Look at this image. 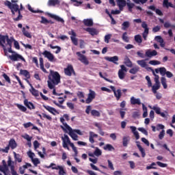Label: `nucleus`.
<instances>
[{
	"instance_id": "1",
	"label": "nucleus",
	"mask_w": 175,
	"mask_h": 175,
	"mask_svg": "<svg viewBox=\"0 0 175 175\" xmlns=\"http://www.w3.org/2000/svg\"><path fill=\"white\" fill-rule=\"evenodd\" d=\"M47 81L49 90L54 88V85H58L61 83V75L57 71H50Z\"/></svg>"
},
{
	"instance_id": "2",
	"label": "nucleus",
	"mask_w": 175,
	"mask_h": 175,
	"mask_svg": "<svg viewBox=\"0 0 175 175\" xmlns=\"http://www.w3.org/2000/svg\"><path fill=\"white\" fill-rule=\"evenodd\" d=\"M60 122L63 124V126H60V128H62L64 132L66 131V129H67V131H68L69 132L68 133L69 136H70V137H72L73 140H75V141L79 140V136H77L75 132L73 131V129H72V127H70V126H68L67 122H65V120L64 119V118H60Z\"/></svg>"
},
{
	"instance_id": "3",
	"label": "nucleus",
	"mask_w": 175,
	"mask_h": 175,
	"mask_svg": "<svg viewBox=\"0 0 175 175\" xmlns=\"http://www.w3.org/2000/svg\"><path fill=\"white\" fill-rule=\"evenodd\" d=\"M10 148L11 150H14L17 148V142H16V140L13 138L10 139L8 145L5 148H0V151L1 152H5V154H8Z\"/></svg>"
},
{
	"instance_id": "4",
	"label": "nucleus",
	"mask_w": 175,
	"mask_h": 175,
	"mask_svg": "<svg viewBox=\"0 0 175 175\" xmlns=\"http://www.w3.org/2000/svg\"><path fill=\"white\" fill-rule=\"evenodd\" d=\"M7 42V44H8V46L10 47H12V40H10V38H9V36L6 35V36H3L0 34V46L3 48L5 49V43H6Z\"/></svg>"
},
{
	"instance_id": "5",
	"label": "nucleus",
	"mask_w": 175,
	"mask_h": 175,
	"mask_svg": "<svg viewBox=\"0 0 175 175\" xmlns=\"http://www.w3.org/2000/svg\"><path fill=\"white\" fill-rule=\"evenodd\" d=\"M4 5L10 9L12 17H14V16H16V12H14V11L18 10V4L12 3L7 0L5 1Z\"/></svg>"
},
{
	"instance_id": "6",
	"label": "nucleus",
	"mask_w": 175,
	"mask_h": 175,
	"mask_svg": "<svg viewBox=\"0 0 175 175\" xmlns=\"http://www.w3.org/2000/svg\"><path fill=\"white\" fill-rule=\"evenodd\" d=\"M55 166V163H51L49 166H46V169H50L52 167L53 170H59V175H66V171L64 169L62 166L57 165V167H53Z\"/></svg>"
},
{
	"instance_id": "7",
	"label": "nucleus",
	"mask_w": 175,
	"mask_h": 175,
	"mask_svg": "<svg viewBox=\"0 0 175 175\" xmlns=\"http://www.w3.org/2000/svg\"><path fill=\"white\" fill-rule=\"evenodd\" d=\"M62 146L64 148H66L68 151L70 150L69 148V144L70 143V139L68 135L64 134V136L62 137Z\"/></svg>"
},
{
	"instance_id": "8",
	"label": "nucleus",
	"mask_w": 175,
	"mask_h": 175,
	"mask_svg": "<svg viewBox=\"0 0 175 175\" xmlns=\"http://www.w3.org/2000/svg\"><path fill=\"white\" fill-rule=\"evenodd\" d=\"M42 55H44V57L45 58H47V59L50 62H55V57L54 56V55L53 53H51V52L48 51H44L42 53Z\"/></svg>"
},
{
	"instance_id": "9",
	"label": "nucleus",
	"mask_w": 175,
	"mask_h": 175,
	"mask_svg": "<svg viewBox=\"0 0 175 175\" xmlns=\"http://www.w3.org/2000/svg\"><path fill=\"white\" fill-rule=\"evenodd\" d=\"M109 88H111V90L113 91L114 94V96L116 98V100H120V99H121V96H122V93L121 92V90L118 89L117 90H116V87L113 85L109 86Z\"/></svg>"
},
{
	"instance_id": "10",
	"label": "nucleus",
	"mask_w": 175,
	"mask_h": 175,
	"mask_svg": "<svg viewBox=\"0 0 175 175\" xmlns=\"http://www.w3.org/2000/svg\"><path fill=\"white\" fill-rule=\"evenodd\" d=\"M120 69L118 71V77L120 80H124L125 79V73L128 72V69L124 65L120 66Z\"/></svg>"
},
{
	"instance_id": "11",
	"label": "nucleus",
	"mask_w": 175,
	"mask_h": 175,
	"mask_svg": "<svg viewBox=\"0 0 175 175\" xmlns=\"http://www.w3.org/2000/svg\"><path fill=\"white\" fill-rule=\"evenodd\" d=\"M72 73L75 75L73 66H72L71 64H68L67 67L64 68V74L66 75V76H68L69 77H70Z\"/></svg>"
},
{
	"instance_id": "12",
	"label": "nucleus",
	"mask_w": 175,
	"mask_h": 175,
	"mask_svg": "<svg viewBox=\"0 0 175 175\" xmlns=\"http://www.w3.org/2000/svg\"><path fill=\"white\" fill-rule=\"evenodd\" d=\"M23 4H21V7L18 5V10L14 11V13H18V16L16 18H13L14 21H20V20H23V15L21 14V10H23Z\"/></svg>"
},
{
	"instance_id": "13",
	"label": "nucleus",
	"mask_w": 175,
	"mask_h": 175,
	"mask_svg": "<svg viewBox=\"0 0 175 175\" xmlns=\"http://www.w3.org/2000/svg\"><path fill=\"white\" fill-rule=\"evenodd\" d=\"M10 59L14 62L18 61L19 59H21V61H23V62H25V59L18 53H15L10 55Z\"/></svg>"
},
{
	"instance_id": "14",
	"label": "nucleus",
	"mask_w": 175,
	"mask_h": 175,
	"mask_svg": "<svg viewBox=\"0 0 175 175\" xmlns=\"http://www.w3.org/2000/svg\"><path fill=\"white\" fill-rule=\"evenodd\" d=\"M77 55L79 61H81L82 64H84L85 65H88V60L87 59V57L84 55L81 54V52H77Z\"/></svg>"
},
{
	"instance_id": "15",
	"label": "nucleus",
	"mask_w": 175,
	"mask_h": 175,
	"mask_svg": "<svg viewBox=\"0 0 175 175\" xmlns=\"http://www.w3.org/2000/svg\"><path fill=\"white\" fill-rule=\"evenodd\" d=\"M68 33L72 36H70V40L72 42L73 44H75V46H77L79 44V42L77 40V38H76L77 35L76 32H75V30H71L68 32Z\"/></svg>"
},
{
	"instance_id": "16",
	"label": "nucleus",
	"mask_w": 175,
	"mask_h": 175,
	"mask_svg": "<svg viewBox=\"0 0 175 175\" xmlns=\"http://www.w3.org/2000/svg\"><path fill=\"white\" fill-rule=\"evenodd\" d=\"M91 147H92V148H95V150L93 153H89V157H94V155H95V157H100V155H102V150H100L99 148L94 147V146H92Z\"/></svg>"
},
{
	"instance_id": "17",
	"label": "nucleus",
	"mask_w": 175,
	"mask_h": 175,
	"mask_svg": "<svg viewBox=\"0 0 175 175\" xmlns=\"http://www.w3.org/2000/svg\"><path fill=\"white\" fill-rule=\"evenodd\" d=\"M43 107H44L46 109V110H47V111H49L53 116H55V113H56V114H59V112H58V111H57V109H55V108H54L53 107H51L49 105H43Z\"/></svg>"
},
{
	"instance_id": "18",
	"label": "nucleus",
	"mask_w": 175,
	"mask_h": 175,
	"mask_svg": "<svg viewBox=\"0 0 175 175\" xmlns=\"http://www.w3.org/2000/svg\"><path fill=\"white\" fill-rule=\"evenodd\" d=\"M117 5L120 11L124 10V8L126 6V0H116Z\"/></svg>"
},
{
	"instance_id": "19",
	"label": "nucleus",
	"mask_w": 175,
	"mask_h": 175,
	"mask_svg": "<svg viewBox=\"0 0 175 175\" xmlns=\"http://www.w3.org/2000/svg\"><path fill=\"white\" fill-rule=\"evenodd\" d=\"M23 103L29 110H35V105L31 102L28 101V99H25Z\"/></svg>"
},
{
	"instance_id": "20",
	"label": "nucleus",
	"mask_w": 175,
	"mask_h": 175,
	"mask_svg": "<svg viewBox=\"0 0 175 175\" xmlns=\"http://www.w3.org/2000/svg\"><path fill=\"white\" fill-rule=\"evenodd\" d=\"M96 97V93L92 90H89V94H88V103H91L92 102L93 99H95Z\"/></svg>"
},
{
	"instance_id": "21",
	"label": "nucleus",
	"mask_w": 175,
	"mask_h": 175,
	"mask_svg": "<svg viewBox=\"0 0 175 175\" xmlns=\"http://www.w3.org/2000/svg\"><path fill=\"white\" fill-rule=\"evenodd\" d=\"M148 9H149L150 10H152L153 12H155L156 14H158V16H163V12H162V11L159 9H157L155 8V5H150L148 7Z\"/></svg>"
},
{
	"instance_id": "22",
	"label": "nucleus",
	"mask_w": 175,
	"mask_h": 175,
	"mask_svg": "<svg viewBox=\"0 0 175 175\" xmlns=\"http://www.w3.org/2000/svg\"><path fill=\"white\" fill-rule=\"evenodd\" d=\"M146 57H148V58H152V57H155V55H158V52L157 51L153 50L152 51H147L145 54Z\"/></svg>"
},
{
	"instance_id": "23",
	"label": "nucleus",
	"mask_w": 175,
	"mask_h": 175,
	"mask_svg": "<svg viewBox=\"0 0 175 175\" xmlns=\"http://www.w3.org/2000/svg\"><path fill=\"white\" fill-rule=\"evenodd\" d=\"M88 32L92 36H95L99 34V31L94 27H89Z\"/></svg>"
},
{
	"instance_id": "24",
	"label": "nucleus",
	"mask_w": 175,
	"mask_h": 175,
	"mask_svg": "<svg viewBox=\"0 0 175 175\" xmlns=\"http://www.w3.org/2000/svg\"><path fill=\"white\" fill-rule=\"evenodd\" d=\"M126 6L128 8L129 12L132 13L133 8H135V3L131 2V0H127L126 3Z\"/></svg>"
},
{
	"instance_id": "25",
	"label": "nucleus",
	"mask_w": 175,
	"mask_h": 175,
	"mask_svg": "<svg viewBox=\"0 0 175 175\" xmlns=\"http://www.w3.org/2000/svg\"><path fill=\"white\" fill-rule=\"evenodd\" d=\"M130 102L131 105H142V101H140V98H136L133 96L131 98Z\"/></svg>"
},
{
	"instance_id": "26",
	"label": "nucleus",
	"mask_w": 175,
	"mask_h": 175,
	"mask_svg": "<svg viewBox=\"0 0 175 175\" xmlns=\"http://www.w3.org/2000/svg\"><path fill=\"white\" fill-rule=\"evenodd\" d=\"M49 16L51 17V18H54V20H56V21H58V23H64V21L62 19V18L54 15L53 14H49Z\"/></svg>"
},
{
	"instance_id": "27",
	"label": "nucleus",
	"mask_w": 175,
	"mask_h": 175,
	"mask_svg": "<svg viewBox=\"0 0 175 175\" xmlns=\"http://www.w3.org/2000/svg\"><path fill=\"white\" fill-rule=\"evenodd\" d=\"M107 61L109 62H113V64H117V61H118V56H113V57H105Z\"/></svg>"
},
{
	"instance_id": "28",
	"label": "nucleus",
	"mask_w": 175,
	"mask_h": 175,
	"mask_svg": "<svg viewBox=\"0 0 175 175\" xmlns=\"http://www.w3.org/2000/svg\"><path fill=\"white\" fill-rule=\"evenodd\" d=\"M131 141L129 136H124L122 139V145L123 147H128V143Z\"/></svg>"
},
{
	"instance_id": "29",
	"label": "nucleus",
	"mask_w": 175,
	"mask_h": 175,
	"mask_svg": "<svg viewBox=\"0 0 175 175\" xmlns=\"http://www.w3.org/2000/svg\"><path fill=\"white\" fill-rule=\"evenodd\" d=\"M20 75H23V76H25L26 79H31V74H29V72L27 70H20Z\"/></svg>"
},
{
	"instance_id": "30",
	"label": "nucleus",
	"mask_w": 175,
	"mask_h": 175,
	"mask_svg": "<svg viewBox=\"0 0 175 175\" xmlns=\"http://www.w3.org/2000/svg\"><path fill=\"white\" fill-rule=\"evenodd\" d=\"M30 86L31 87V88L29 90V91L33 96H39V91L36 90V89H35L31 84H30Z\"/></svg>"
},
{
	"instance_id": "31",
	"label": "nucleus",
	"mask_w": 175,
	"mask_h": 175,
	"mask_svg": "<svg viewBox=\"0 0 175 175\" xmlns=\"http://www.w3.org/2000/svg\"><path fill=\"white\" fill-rule=\"evenodd\" d=\"M163 8H166V9H169V8H173V3L169 2V0H163Z\"/></svg>"
},
{
	"instance_id": "32",
	"label": "nucleus",
	"mask_w": 175,
	"mask_h": 175,
	"mask_svg": "<svg viewBox=\"0 0 175 175\" xmlns=\"http://www.w3.org/2000/svg\"><path fill=\"white\" fill-rule=\"evenodd\" d=\"M40 68L41 69V70H42V72H44V73H48L47 70H46V68H44V63L43 61V58L40 57Z\"/></svg>"
},
{
	"instance_id": "33",
	"label": "nucleus",
	"mask_w": 175,
	"mask_h": 175,
	"mask_svg": "<svg viewBox=\"0 0 175 175\" xmlns=\"http://www.w3.org/2000/svg\"><path fill=\"white\" fill-rule=\"evenodd\" d=\"M142 27L144 28V31L143 33L146 35H148V31L150 29H148V25L146 23V21L142 22Z\"/></svg>"
},
{
	"instance_id": "34",
	"label": "nucleus",
	"mask_w": 175,
	"mask_h": 175,
	"mask_svg": "<svg viewBox=\"0 0 175 175\" xmlns=\"http://www.w3.org/2000/svg\"><path fill=\"white\" fill-rule=\"evenodd\" d=\"M124 64L126 65V66H127L128 68H132L133 66V64H132V61H131V59H129V57H126L124 59Z\"/></svg>"
},
{
	"instance_id": "35",
	"label": "nucleus",
	"mask_w": 175,
	"mask_h": 175,
	"mask_svg": "<svg viewBox=\"0 0 175 175\" xmlns=\"http://www.w3.org/2000/svg\"><path fill=\"white\" fill-rule=\"evenodd\" d=\"M90 115L92 117H100V112L96 109H92L90 111Z\"/></svg>"
},
{
	"instance_id": "36",
	"label": "nucleus",
	"mask_w": 175,
	"mask_h": 175,
	"mask_svg": "<svg viewBox=\"0 0 175 175\" xmlns=\"http://www.w3.org/2000/svg\"><path fill=\"white\" fill-rule=\"evenodd\" d=\"M129 27H131V23H129V21H124L122 24V31H126V29H128V28H129Z\"/></svg>"
},
{
	"instance_id": "37",
	"label": "nucleus",
	"mask_w": 175,
	"mask_h": 175,
	"mask_svg": "<svg viewBox=\"0 0 175 175\" xmlns=\"http://www.w3.org/2000/svg\"><path fill=\"white\" fill-rule=\"evenodd\" d=\"M161 88V83H155L154 85H152V91L153 94H157V91Z\"/></svg>"
},
{
	"instance_id": "38",
	"label": "nucleus",
	"mask_w": 175,
	"mask_h": 175,
	"mask_svg": "<svg viewBox=\"0 0 175 175\" xmlns=\"http://www.w3.org/2000/svg\"><path fill=\"white\" fill-rule=\"evenodd\" d=\"M22 32L26 38L31 39L32 38V35L28 31H26L25 27L22 28Z\"/></svg>"
},
{
	"instance_id": "39",
	"label": "nucleus",
	"mask_w": 175,
	"mask_h": 175,
	"mask_svg": "<svg viewBox=\"0 0 175 175\" xmlns=\"http://www.w3.org/2000/svg\"><path fill=\"white\" fill-rule=\"evenodd\" d=\"M13 154H14L15 161H17L18 163H21V162H23V159L21 158V156L20 155V154H17L16 153V152H13Z\"/></svg>"
},
{
	"instance_id": "40",
	"label": "nucleus",
	"mask_w": 175,
	"mask_h": 175,
	"mask_svg": "<svg viewBox=\"0 0 175 175\" xmlns=\"http://www.w3.org/2000/svg\"><path fill=\"white\" fill-rule=\"evenodd\" d=\"M49 47H51L52 50H54L55 49H57L55 51V54H59L61 53V48L59 46H53V44H50L48 45Z\"/></svg>"
},
{
	"instance_id": "41",
	"label": "nucleus",
	"mask_w": 175,
	"mask_h": 175,
	"mask_svg": "<svg viewBox=\"0 0 175 175\" xmlns=\"http://www.w3.org/2000/svg\"><path fill=\"white\" fill-rule=\"evenodd\" d=\"M55 5H59V0H49L48 6H55Z\"/></svg>"
},
{
	"instance_id": "42",
	"label": "nucleus",
	"mask_w": 175,
	"mask_h": 175,
	"mask_svg": "<svg viewBox=\"0 0 175 175\" xmlns=\"http://www.w3.org/2000/svg\"><path fill=\"white\" fill-rule=\"evenodd\" d=\"M103 148L105 151H114L116 150L114 147L112 146V145L110 144H108L106 146H105Z\"/></svg>"
},
{
	"instance_id": "43",
	"label": "nucleus",
	"mask_w": 175,
	"mask_h": 175,
	"mask_svg": "<svg viewBox=\"0 0 175 175\" xmlns=\"http://www.w3.org/2000/svg\"><path fill=\"white\" fill-rule=\"evenodd\" d=\"M94 137H98V135L90 132L89 138V141L90 142V143H94L95 141L94 140Z\"/></svg>"
},
{
	"instance_id": "44",
	"label": "nucleus",
	"mask_w": 175,
	"mask_h": 175,
	"mask_svg": "<svg viewBox=\"0 0 175 175\" xmlns=\"http://www.w3.org/2000/svg\"><path fill=\"white\" fill-rule=\"evenodd\" d=\"M137 63L138 64V65H139V66H141L142 68H146L147 67V63L146 62V60H138L137 62Z\"/></svg>"
},
{
	"instance_id": "45",
	"label": "nucleus",
	"mask_w": 175,
	"mask_h": 175,
	"mask_svg": "<svg viewBox=\"0 0 175 175\" xmlns=\"http://www.w3.org/2000/svg\"><path fill=\"white\" fill-rule=\"evenodd\" d=\"M126 35H128L127 32L123 33L122 39V40H124V42H126V43H129V37L127 36Z\"/></svg>"
},
{
	"instance_id": "46",
	"label": "nucleus",
	"mask_w": 175,
	"mask_h": 175,
	"mask_svg": "<svg viewBox=\"0 0 175 175\" xmlns=\"http://www.w3.org/2000/svg\"><path fill=\"white\" fill-rule=\"evenodd\" d=\"M139 68L137 66L133 67V68L130 69L129 73H131V75H136V73L139 72Z\"/></svg>"
},
{
	"instance_id": "47",
	"label": "nucleus",
	"mask_w": 175,
	"mask_h": 175,
	"mask_svg": "<svg viewBox=\"0 0 175 175\" xmlns=\"http://www.w3.org/2000/svg\"><path fill=\"white\" fill-rule=\"evenodd\" d=\"M161 84L163 87L164 90H166L167 88V84L166 83V78L162 77L161 79Z\"/></svg>"
},
{
	"instance_id": "48",
	"label": "nucleus",
	"mask_w": 175,
	"mask_h": 175,
	"mask_svg": "<svg viewBox=\"0 0 175 175\" xmlns=\"http://www.w3.org/2000/svg\"><path fill=\"white\" fill-rule=\"evenodd\" d=\"M40 24H44V25H47L49 24V20L46 18L44 16H41V21H40Z\"/></svg>"
},
{
	"instance_id": "49",
	"label": "nucleus",
	"mask_w": 175,
	"mask_h": 175,
	"mask_svg": "<svg viewBox=\"0 0 175 175\" xmlns=\"http://www.w3.org/2000/svg\"><path fill=\"white\" fill-rule=\"evenodd\" d=\"M135 42H137V43H142L143 42V40L142 39V36L140 35L135 36Z\"/></svg>"
},
{
	"instance_id": "50",
	"label": "nucleus",
	"mask_w": 175,
	"mask_h": 175,
	"mask_svg": "<svg viewBox=\"0 0 175 175\" xmlns=\"http://www.w3.org/2000/svg\"><path fill=\"white\" fill-rule=\"evenodd\" d=\"M138 147H139V150L142 154V158H144L146 157V150H144V148H143V147H142V146H139Z\"/></svg>"
},
{
	"instance_id": "51",
	"label": "nucleus",
	"mask_w": 175,
	"mask_h": 175,
	"mask_svg": "<svg viewBox=\"0 0 175 175\" xmlns=\"http://www.w3.org/2000/svg\"><path fill=\"white\" fill-rule=\"evenodd\" d=\"M53 103H54V105H55V106H57V107H59V109H62L63 110H65V109H66V106H64V105L57 103V101H55V100H53Z\"/></svg>"
},
{
	"instance_id": "52",
	"label": "nucleus",
	"mask_w": 175,
	"mask_h": 175,
	"mask_svg": "<svg viewBox=\"0 0 175 175\" xmlns=\"http://www.w3.org/2000/svg\"><path fill=\"white\" fill-rule=\"evenodd\" d=\"M3 77L5 79V81L8 83V84H12V81H10V77L6 75V73L3 74Z\"/></svg>"
},
{
	"instance_id": "53",
	"label": "nucleus",
	"mask_w": 175,
	"mask_h": 175,
	"mask_svg": "<svg viewBox=\"0 0 175 175\" xmlns=\"http://www.w3.org/2000/svg\"><path fill=\"white\" fill-rule=\"evenodd\" d=\"M159 72L161 76H165L166 75V68L164 67H161L159 68Z\"/></svg>"
},
{
	"instance_id": "54",
	"label": "nucleus",
	"mask_w": 175,
	"mask_h": 175,
	"mask_svg": "<svg viewBox=\"0 0 175 175\" xmlns=\"http://www.w3.org/2000/svg\"><path fill=\"white\" fill-rule=\"evenodd\" d=\"M157 165L155 163H152L150 165L146 166V170H150L151 169H157L156 167H154Z\"/></svg>"
},
{
	"instance_id": "55",
	"label": "nucleus",
	"mask_w": 175,
	"mask_h": 175,
	"mask_svg": "<svg viewBox=\"0 0 175 175\" xmlns=\"http://www.w3.org/2000/svg\"><path fill=\"white\" fill-rule=\"evenodd\" d=\"M149 64L150 65H154V66H155V65H161V62H159L158 60H150L149 62Z\"/></svg>"
},
{
	"instance_id": "56",
	"label": "nucleus",
	"mask_w": 175,
	"mask_h": 175,
	"mask_svg": "<svg viewBox=\"0 0 175 175\" xmlns=\"http://www.w3.org/2000/svg\"><path fill=\"white\" fill-rule=\"evenodd\" d=\"M17 107L18 109H19V110H21V111L25 112L27 111V107H24L23 105H21L20 104L17 105Z\"/></svg>"
},
{
	"instance_id": "57",
	"label": "nucleus",
	"mask_w": 175,
	"mask_h": 175,
	"mask_svg": "<svg viewBox=\"0 0 175 175\" xmlns=\"http://www.w3.org/2000/svg\"><path fill=\"white\" fill-rule=\"evenodd\" d=\"M155 40L158 42V43H163L164 40L163 38L161 36H157L155 37Z\"/></svg>"
},
{
	"instance_id": "58",
	"label": "nucleus",
	"mask_w": 175,
	"mask_h": 175,
	"mask_svg": "<svg viewBox=\"0 0 175 175\" xmlns=\"http://www.w3.org/2000/svg\"><path fill=\"white\" fill-rule=\"evenodd\" d=\"M157 165L159 166L160 167H167V164L163 163L161 161L156 162Z\"/></svg>"
},
{
	"instance_id": "59",
	"label": "nucleus",
	"mask_w": 175,
	"mask_h": 175,
	"mask_svg": "<svg viewBox=\"0 0 175 175\" xmlns=\"http://www.w3.org/2000/svg\"><path fill=\"white\" fill-rule=\"evenodd\" d=\"M164 27L165 28H175V25H170L169 22H165L164 23Z\"/></svg>"
},
{
	"instance_id": "60",
	"label": "nucleus",
	"mask_w": 175,
	"mask_h": 175,
	"mask_svg": "<svg viewBox=\"0 0 175 175\" xmlns=\"http://www.w3.org/2000/svg\"><path fill=\"white\" fill-rule=\"evenodd\" d=\"M34 166H38V165H39V163H40V161H39V159L36 158V159H31Z\"/></svg>"
},
{
	"instance_id": "61",
	"label": "nucleus",
	"mask_w": 175,
	"mask_h": 175,
	"mask_svg": "<svg viewBox=\"0 0 175 175\" xmlns=\"http://www.w3.org/2000/svg\"><path fill=\"white\" fill-rule=\"evenodd\" d=\"M159 31H161V26L159 25L155 26L152 28V32H154V33L157 32H159Z\"/></svg>"
},
{
	"instance_id": "62",
	"label": "nucleus",
	"mask_w": 175,
	"mask_h": 175,
	"mask_svg": "<svg viewBox=\"0 0 175 175\" xmlns=\"http://www.w3.org/2000/svg\"><path fill=\"white\" fill-rule=\"evenodd\" d=\"M108 162V167L111 170H114V165H113V163L110 160H107Z\"/></svg>"
},
{
	"instance_id": "63",
	"label": "nucleus",
	"mask_w": 175,
	"mask_h": 175,
	"mask_svg": "<svg viewBox=\"0 0 175 175\" xmlns=\"http://www.w3.org/2000/svg\"><path fill=\"white\" fill-rule=\"evenodd\" d=\"M165 137V130H162L160 133L159 134V139L162 140Z\"/></svg>"
},
{
	"instance_id": "64",
	"label": "nucleus",
	"mask_w": 175,
	"mask_h": 175,
	"mask_svg": "<svg viewBox=\"0 0 175 175\" xmlns=\"http://www.w3.org/2000/svg\"><path fill=\"white\" fill-rule=\"evenodd\" d=\"M10 170L12 175H18V174H17V172L14 170V165L11 166Z\"/></svg>"
}]
</instances>
